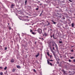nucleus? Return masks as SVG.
Masks as SVG:
<instances>
[{
    "mask_svg": "<svg viewBox=\"0 0 75 75\" xmlns=\"http://www.w3.org/2000/svg\"><path fill=\"white\" fill-rule=\"evenodd\" d=\"M42 30L41 28H39L37 30V31L38 33L40 34V35H42V36H44V35H43L42 33Z\"/></svg>",
    "mask_w": 75,
    "mask_h": 75,
    "instance_id": "obj_1",
    "label": "nucleus"
},
{
    "mask_svg": "<svg viewBox=\"0 0 75 75\" xmlns=\"http://www.w3.org/2000/svg\"><path fill=\"white\" fill-rule=\"evenodd\" d=\"M50 25V23L49 22L47 23H46V26H48V25Z\"/></svg>",
    "mask_w": 75,
    "mask_h": 75,
    "instance_id": "obj_2",
    "label": "nucleus"
},
{
    "mask_svg": "<svg viewBox=\"0 0 75 75\" xmlns=\"http://www.w3.org/2000/svg\"><path fill=\"white\" fill-rule=\"evenodd\" d=\"M16 67L17 68H18L19 69H20L21 68V67L20 66L18 65H16Z\"/></svg>",
    "mask_w": 75,
    "mask_h": 75,
    "instance_id": "obj_3",
    "label": "nucleus"
},
{
    "mask_svg": "<svg viewBox=\"0 0 75 75\" xmlns=\"http://www.w3.org/2000/svg\"><path fill=\"white\" fill-rule=\"evenodd\" d=\"M53 55H54V58H56V59H57V57H56V54H55V53L54 52L53 53Z\"/></svg>",
    "mask_w": 75,
    "mask_h": 75,
    "instance_id": "obj_4",
    "label": "nucleus"
},
{
    "mask_svg": "<svg viewBox=\"0 0 75 75\" xmlns=\"http://www.w3.org/2000/svg\"><path fill=\"white\" fill-rule=\"evenodd\" d=\"M56 50H58V46H57V45L56 44V45H54Z\"/></svg>",
    "mask_w": 75,
    "mask_h": 75,
    "instance_id": "obj_5",
    "label": "nucleus"
},
{
    "mask_svg": "<svg viewBox=\"0 0 75 75\" xmlns=\"http://www.w3.org/2000/svg\"><path fill=\"white\" fill-rule=\"evenodd\" d=\"M15 6L14 4H12L11 6V8H13V7Z\"/></svg>",
    "mask_w": 75,
    "mask_h": 75,
    "instance_id": "obj_6",
    "label": "nucleus"
},
{
    "mask_svg": "<svg viewBox=\"0 0 75 75\" xmlns=\"http://www.w3.org/2000/svg\"><path fill=\"white\" fill-rule=\"evenodd\" d=\"M39 55V53H38L37 54H36L35 55V57L36 58H37L38 57V56Z\"/></svg>",
    "mask_w": 75,
    "mask_h": 75,
    "instance_id": "obj_7",
    "label": "nucleus"
},
{
    "mask_svg": "<svg viewBox=\"0 0 75 75\" xmlns=\"http://www.w3.org/2000/svg\"><path fill=\"white\" fill-rule=\"evenodd\" d=\"M11 62H14V59H12L11 60Z\"/></svg>",
    "mask_w": 75,
    "mask_h": 75,
    "instance_id": "obj_8",
    "label": "nucleus"
},
{
    "mask_svg": "<svg viewBox=\"0 0 75 75\" xmlns=\"http://www.w3.org/2000/svg\"><path fill=\"white\" fill-rule=\"evenodd\" d=\"M40 25H44V22H42L40 24Z\"/></svg>",
    "mask_w": 75,
    "mask_h": 75,
    "instance_id": "obj_9",
    "label": "nucleus"
},
{
    "mask_svg": "<svg viewBox=\"0 0 75 75\" xmlns=\"http://www.w3.org/2000/svg\"><path fill=\"white\" fill-rule=\"evenodd\" d=\"M62 17V14H60L59 16V18H61Z\"/></svg>",
    "mask_w": 75,
    "mask_h": 75,
    "instance_id": "obj_10",
    "label": "nucleus"
},
{
    "mask_svg": "<svg viewBox=\"0 0 75 75\" xmlns=\"http://www.w3.org/2000/svg\"><path fill=\"white\" fill-rule=\"evenodd\" d=\"M68 22L69 24H71V21H70V20H68Z\"/></svg>",
    "mask_w": 75,
    "mask_h": 75,
    "instance_id": "obj_11",
    "label": "nucleus"
},
{
    "mask_svg": "<svg viewBox=\"0 0 75 75\" xmlns=\"http://www.w3.org/2000/svg\"><path fill=\"white\" fill-rule=\"evenodd\" d=\"M52 22L53 23V24H56V23H55V22L53 20L52 21Z\"/></svg>",
    "mask_w": 75,
    "mask_h": 75,
    "instance_id": "obj_12",
    "label": "nucleus"
},
{
    "mask_svg": "<svg viewBox=\"0 0 75 75\" xmlns=\"http://www.w3.org/2000/svg\"><path fill=\"white\" fill-rule=\"evenodd\" d=\"M50 50H51V51L53 53H54V51H53V50L51 48Z\"/></svg>",
    "mask_w": 75,
    "mask_h": 75,
    "instance_id": "obj_13",
    "label": "nucleus"
},
{
    "mask_svg": "<svg viewBox=\"0 0 75 75\" xmlns=\"http://www.w3.org/2000/svg\"><path fill=\"white\" fill-rule=\"evenodd\" d=\"M74 23H73L71 24V27H74Z\"/></svg>",
    "mask_w": 75,
    "mask_h": 75,
    "instance_id": "obj_14",
    "label": "nucleus"
},
{
    "mask_svg": "<svg viewBox=\"0 0 75 75\" xmlns=\"http://www.w3.org/2000/svg\"><path fill=\"white\" fill-rule=\"evenodd\" d=\"M52 44H55V45H56V44H56L55 43V42H52Z\"/></svg>",
    "mask_w": 75,
    "mask_h": 75,
    "instance_id": "obj_15",
    "label": "nucleus"
},
{
    "mask_svg": "<svg viewBox=\"0 0 75 75\" xmlns=\"http://www.w3.org/2000/svg\"><path fill=\"white\" fill-rule=\"evenodd\" d=\"M25 5H26V4H27V0H25Z\"/></svg>",
    "mask_w": 75,
    "mask_h": 75,
    "instance_id": "obj_16",
    "label": "nucleus"
},
{
    "mask_svg": "<svg viewBox=\"0 0 75 75\" xmlns=\"http://www.w3.org/2000/svg\"><path fill=\"white\" fill-rule=\"evenodd\" d=\"M16 71V69H13V70H12V72H14L15 71Z\"/></svg>",
    "mask_w": 75,
    "mask_h": 75,
    "instance_id": "obj_17",
    "label": "nucleus"
},
{
    "mask_svg": "<svg viewBox=\"0 0 75 75\" xmlns=\"http://www.w3.org/2000/svg\"><path fill=\"white\" fill-rule=\"evenodd\" d=\"M47 63L49 65H50V62L48 61V60H47Z\"/></svg>",
    "mask_w": 75,
    "mask_h": 75,
    "instance_id": "obj_18",
    "label": "nucleus"
},
{
    "mask_svg": "<svg viewBox=\"0 0 75 75\" xmlns=\"http://www.w3.org/2000/svg\"><path fill=\"white\" fill-rule=\"evenodd\" d=\"M0 75H3V73L2 72H1V73H0Z\"/></svg>",
    "mask_w": 75,
    "mask_h": 75,
    "instance_id": "obj_19",
    "label": "nucleus"
},
{
    "mask_svg": "<svg viewBox=\"0 0 75 75\" xmlns=\"http://www.w3.org/2000/svg\"><path fill=\"white\" fill-rule=\"evenodd\" d=\"M43 35H45V36H47V33H45V34H43Z\"/></svg>",
    "mask_w": 75,
    "mask_h": 75,
    "instance_id": "obj_20",
    "label": "nucleus"
},
{
    "mask_svg": "<svg viewBox=\"0 0 75 75\" xmlns=\"http://www.w3.org/2000/svg\"><path fill=\"white\" fill-rule=\"evenodd\" d=\"M59 43L60 44H61V43H62V41H59Z\"/></svg>",
    "mask_w": 75,
    "mask_h": 75,
    "instance_id": "obj_21",
    "label": "nucleus"
},
{
    "mask_svg": "<svg viewBox=\"0 0 75 75\" xmlns=\"http://www.w3.org/2000/svg\"><path fill=\"white\" fill-rule=\"evenodd\" d=\"M53 38H54V39H56V38H54V34L53 35Z\"/></svg>",
    "mask_w": 75,
    "mask_h": 75,
    "instance_id": "obj_22",
    "label": "nucleus"
},
{
    "mask_svg": "<svg viewBox=\"0 0 75 75\" xmlns=\"http://www.w3.org/2000/svg\"><path fill=\"white\" fill-rule=\"evenodd\" d=\"M32 34H33V35H35V33H34V32H32Z\"/></svg>",
    "mask_w": 75,
    "mask_h": 75,
    "instance_id": "obj_23",
    "label": "nucleus"
},
{
    "mask_svg": "<svg viewBox=\"0 0 75 75\" xmlns=\"http://www.w3.org/2000/svg\"><path fill=\"white\" fill-rule=\"evenodd\" d=\"M7 69V67H5L4 68V70H6Z\"/></svg>",
    "mask_w": 75,
    "mask_h": 75,
    "instance_id": "obj_24",
    "label": "nucleus"
},
{
    "mask_svg": "<svg viewBox=\"0 0 75 75\" xmlns=\"http://www.w3.org/2000/svg\"><path fill=\"white\" fill-rule=\"evenodd\" d=\"M50 65H51V66H52V64L51 63H50Z\"/></svg>",
    "mask_w": 75,
    "mask_h": 75,
    "instance_id": "obj_25",
    "label": "nucleus"
},
{
    "mask_svg": "<svg viewBox=\"0 0 75 75\" xmlns=\"http://www.w3.org/2000/svg\"><path fill=\"white\" fill-rule=\"evenodd\" d=\"M47 55H48V56H50V54H49V53L48 52H47Z\"/></svg>",
    "mask_w": 75,
    "mask_h": 75,
    "instance_id": "obj_26",
    "label": "nucleus"
},
{
    "mask_svg": "<svg viewBox=\"0 0 75 75\" xmlns=\"http://www.w3.org/2000/svg\"><path fill=\"white\" fill-rule=\"evenodd\" d=\"M30 33H33V30L31 29H30Z\"/></svg>",
    "mask_w": 75,
    "mask_h": 75,
    "instance_id": "obj_27",
    "label": "nucleus"
},
{
    "mask_svg": "<svg viewBox=\"0 0 75 75\" xmlns=\"http://www.w3.org/2000/svg\"><path fill=\"white\" fill-rule=\"evenodd\" d=\"M71 59H73V58H74V57H70Z\"/></svg>",
    "mask_w": 75,
    "mask_h": 75,
    "instance_id": "obj_28",
    "label": "nucleus"
},
{
    "mask_svg": "<svg viewBox=\"0 0 75 75\" xmlns=\"http://www.w3.org/2000/svg\"><path fill=\"white\" fill-rule=\"evenodd\" d=\"M33 71L35 72H36V70H35V69H33Z\"/></svg>",
    "mask_w": 75,
    "mask_h": 75,
    "instance_id": "obj_29",
    "label": "nucleus"
},
{
    "mask_svg": "<svg viewBox=\"0 0 75 75\" xmlns=\"http://www.w3.org/2000/svg\"><path fill=\"white\" fill-rule=\"evenodd\" d=\"M35 10H38V8H36Z\"/></svg>",
    "mask_w": 75,
    "mask_h": 75,
    "instance_id": "obj_30",
    "label": "nucleus"
},
{
    "mask_svg": "<svg viewBox=\"0 0 75 75\" xmlns=\"http://www.w3.org/2000/svg\"><path fill=\"white\" fill-rule=\"evenodd\" d=\"M70 52H74V50H71V51H70Z\"/></svg>",
    "mask_w": 75,
    "mask_h": 75,
    "instance_id": "obj_31",
    "label": "nucleus"
},
{
    "mask_svg": "<svg viewBox=\"0 0 75 75\" xmlns=\"http://www.w3.org/2000/svg\"><path fill=\"white\" fill-rule=\"evenodd\" d=\"M62 71H63V74H65V71L64 70H62Z\"/></svg>",
    "mask_w": 75,
    "mask_h": 75,
    "instance_id": "obj_32",
    "label": "nucleus"
},
{
    "mask_svg": "<svg viewBox=\"0 0 75 75\" xmlns=\"http://www.w3.org/2000/svg\"><path fill=\"white\" fill-rule=\"evenodd\" d=\"M7 47H5V50H7Z\"/></svg>",
    "mask_w": 75,
    "mask_h": 75,
    "instance_id": "obj_33",
    "label": "nucleus"
},
{
    "mask_svg": "<svg viewBox=\"0 0 75 75\" xmlns=\"http://www.w3.org/2000/svg\"><path fill=\"white\" fill-rule=\"evenodd\" d=\"M69 62H71V59H69Z\"/></svg>",
    "mask_w": 75,
    "mask_h": 75,
    "instance_id": "obj_34",
    "label": "nucleus"
},
{
    "mask_svg": "<svg viewBox=\"0 0 75 75\" xmlns=\"http://www.w3.org/2000/svg\"><path fill=\"white\" fill-rule=\"evenodd\" d=\"M53 50H54V51H55V47H53Z\"/></svg>",
    "mask_w": 75,
    "mask_h": 75,
    "instance_id": "obj_35",
    "label": "nucleus"
},
{
    "mask_svg": "<svg viewBox=\"0 0 75 75\" xmlns=\"http://www.w3.org/2000/svg\"><path fill=\"white\" fill-rule=\"evenodd\" d=\"M9 30H11V27L10 26L9 27Z\"/></svg>",
    "mask_w": 75,
    "mask_h": 75,
    "instance_id": "obj_36",
    "label": "nucleus"
},
{
    "mask_svg": "<svg viewBox=\"0 0 75 75\" xmlns=\"http://www.w3.org/2000/svg\"><path fill=\"white\" fill-rule=\"evenodd\" d=\"M75 62V59H74L73 60V62Z\"/></svg>",
    "mask_w": 75,
    "mask_h": 75,
    "instance_id": "obj_37",
    "label": "nucleus"
},
{
    "mask_svg": "<svg viewBox=\"0 0 75 75\" xmlns=\"http://www.w3.org/2000/svg\"><path fill=\"white\" fill-rule=\"evenodd\" d=\"M65 17H64L63 16V20H64V19H65Z\"/></svg>",
    "mask_w": 75,
    "mask_h": 75,
    "instance_id": "obj_38",
    "label": "nucleus"
},
{
    "mask_svg": "<svg viewBox=\"0 0 75 75\" xmlns=\"http://www.w3.org/2000/svg\"><path fill=\"white\" fill-rule=\"evenodd\" d=\"M50 61H53V60H52V59H51V60H50Z\"/></svg>",
    "mask_w": 75,
    "mask_h": 75,
    "instance_id": "obj_39",
    "label": "nucleus"
},
{
    "mask_svg": "<svg viewBox=\"0 0 75 75\" xmlns=\"http://www.w3.org/2000/svg\"><path fill=\"white\" fill-rule=\"evenodd\" d=\"M69 0V1H70V2H72V1H71V0Z\"/></svg>",
    "mask_w": 75,
    "mask_h": 75,
    "instance_id": "obj_40",
    "label": "nucleus"
},
{
    "mask_svg": "<svg viewBox=\"0 0 75 75\" xmlns=\"http://www.w3.org/2000/svg\"><path fill=\"white\" fill-rule=\"evenodd\" d=\"M48 31H52V29H50V30H49Z\"/></svg>",
    "mask_w": 75,
    "mask_h": 75,
    "instance_id": "obj_41",
    "label": "nucleus"
},
{
    "mask_svg": "<svg viewBox=\"0 0 75 75\" xmlns=\"http://www.w3.org/2000/svg\"><path fill=\"white\" fill-rule=\"evenodd\" d=\"M36 43H37V42H35V45H36Z\"/></svg>",
    "mask_w": 75,
    "mask_h": 75,
    "instance_id": "obj_42",
    "label": "nucleus"
},
{
    "mask_svg": "<svg viewBox=\"0 0 75 75\" xmlns=\"http://www.w3.org/2000/svg\"><path fill=\"white\" fill-rule=\"evenodd\" d=\"M74 46H71V48H73V47H74Z\"/></svg>",
    "mask_w": 75,
    "mask_h": 75,
    "instance_id": "obj_43",
    "label": "nucleus"
},
{
    "mask_svg": "<svg viewBox=\"0 0 75 75\" xmlns=\"http://www.w3.org/2000/svg\"><path fill=\"white\" fill-rule=\"evenodd\" d=\"M0 69H2V67H0Z\"/></svg>",
    "mask_w": 75,
    "mask_h": 75,
    "instance_id": "obj_44",
    "label": "nucleus"
},
{
    "mask_svg": "<svg viewBox=\"0 0 75 75\" xmlns=\"http://www.w3.org/2000/svg\"><path fill=\"white\" fill-rule=\"evenodd\" d=\"M50 37L51 38H52V35H51Z\"/></svg>",
    "mask_w": 75,
    "mask_h": 75,
    "instance_id": "obj_45",
    "label": "nucleus"
},
{
    "mask_svg": "<svg viewBox=\"0 0 75 75\" xmlns=\"http://www.w3.org/2000/svg\"><path fill=\"white\" fill-rule=\"evenodd\" d=\"M42 5V4H40V6H41Z\"/></svg>",
    "mask_w": 75,
    "mask_h": 75,
    "instance_id": "obj_46",
    "label": "nucleus"
},
{
    "mask_svg": "<svg viewBox=\"0 0 75 75\" xmlns=\"http://www.w3.org/2000/svg\"><path fill=\"white\" fill-rule=\"evenodd\" d=\"M45 30H47V28H44Z\"/></svg>",
    "mask_w": 75,
    "mask_h": 75,
    "instance_id": "obj_47",
    "label": "nucleus"
},
{
    "mask_svg": "<svg viewBox=\"0 0 75 75\" xmlns=\"http://www.w3.org/2000/svg\"><path fill=\"white\" fill-rule=\"evenodd\" d=\"M42 12L41 13H40V15H41L42 14Z\"/></svg>",
    "mask_w": 75,
    "mask_h": 75,
    "instance_id": "obj_48",
    "label": "nucleus"
},
{
    "mask_svg": "<svg viewBox=\"0 0 75 75\" xmlns=\"http://www.w3.org/2000/svg\"><path fill=\"white\" fill-rule=\"evenodd\" d=\"M51 57H52V55H50V58H51Z\"/></svg>",
    "mask_w": 75,
    "mask_h": 75,
    "instance_id": "obj_49",
    "label": "nucleus"
},
{
    "mask_svg": "<svg viewBox=\"0 0 75 75\" xmlns=\"http://www.w3.org/2000/svg\"><path fill=\"white\" fill-rule=\"evenodd\" d=\"M48 23V21H47V23Z\"/></svg>",
    "mask_w": 75,
    "mask_h": 75,
    "instance_id": "obj_50",
    "label": "nucleus"
},
{
    "mask_svg": "<svg viewBox=\"0 0 75 75\" xmlns=\"http://www.w3.org/2000/svg\"><path fill=\"white\" fill-rule=\"evenodd\" d=\"M52 45V46H53V47H54V44H53V45Z\"/></svg>",
    "mask_w": 75,
    "mask_h": 75,
    "instance_id": "obj_51",
    "label": "nucleus"
},
{
    "mask_svg": "<svg viewBox=\"0 0 75 75\" xmlns=\"http://www.w3.org/2000/svg\"><path fill=\"white\" fill-rule=\"evenodd\" d=\"M27 21H29V20H27Z\"/></svg>",
    "mask_w": 75,
    "mask_h": 75,
    "instance_id": "obj_52",
    "label": "nucleus"
},
{
    "mask_svg": "<svg viewBox=\"0 0 75 75\" xmlns=\"http://www.w3.org/2000/svg\"><path fill=\"white\" fill-rule=\"evenodd\" d=\"M57 64H59V62H58V61H57Z\"/></svg>",
    "mask_w": 75,
    "mask_h": 75,
    "instance_id": "obj_53",
    "label": "nucleus"
},
{
    "mask_svg": "<svg viewBox=\"0 0 75 75\" xmlns=\"http://www.w3.org/2000/svg\"><path fill=\"white\" fill-rule=\"evenodd\" d=\"M8 25H9V24H10L9 23H8Z\"/></svg>",
    "mask_w": 75,
    "mask_h": 75,
    "instance_id": "obj_54",
    "label": "nucleus"
},
{
    "mask_svg": "<svg viewBox=\"0 0 75 75\" xmlns=\"http://www.w3.org/2000/svg\"><path fill=\"white\" fill-rule=\"evenodd\" d=\"M57 14H59V13H57Z\"/></svg>",
    "mask_w": 75,
    "mask_h": 75,
    "instance_id": "obj_55",
    "label": "nucleus"
},
{
    "mask_svg": "<svg viewBox=\"0 0 75 75\" xmlns=\"http://www.w3.org/2000/svg\"><path fill=\"white\" fill-rule=\"evenodd\" d=\"M39 38V39H41V38Z\"/></svg>",
    "mask_w": 75,
    "mask_h": 75,
    "instance_id": "obj_56",
    "label": "nucleus"
},
{
    "mask_svg": "<svg viewBox=\"0 0 75 75\" xmlns=\"http://www.w3.org/2000/svg\"><path fill=\"white\" fill-rule=\"evenodd\" d=\"M59 67H61V65H60H60H59Z\"/></svg>",
    "mask_w": 75,
    "mask_h": 75,
    "instance_id": "obj_57",
    "label": "nucleus"
},
{
    "mask_svg": "<svg viewBox=\"0 0 75 75\" xmlns=\"http://www.w3.org/2000/svg\"><path fill=\"white\" fill-rule=\"evenodd\" d=\"M42 12H43V11H42Z\"/></svg>",
    "mask_w": 75,
    "mask_h": 75,
    "instance_id": "obj_58",
    "label": "nucleus"
},
{
    "mask_svg": "<svg viewBox=\"0 0 75 75\" xmlns=\"http://www.w3.org/2000/svg\"><path fill=\"white\" fill-rule=\"evenodd\" d=\"M69 75H71V74H69Z\"/></svg>",
    "mask_w": 75,
    "mask_h": 75,
    "instance_id": "obj_59",
    "label": "nucleus"
},
{
    "mask_svg": "<svg viewBox=\"0 0 75 75\" xmlns=\"http://www.w3.org/2000/svg\"><path fill=\"white\" fill-rule=\"evenodd\" d=\"M42 39L43 40H44V39H43V38H42Z\"/></svg>",
    "mask_w": 75,
    "mask_h": 75,
    "instance_id": "obj_60",
    "label": "nucleus"
},
{
    "mask_svg": "<svg viewBox=\"0 0 75 75\" xmlns=\"http://www.w3.org/2000/svg\"><path fill=\"white\" fill-rule=\"evenodd\" d=\"M42 39L43 40H44V39H43V38H42Z\"/></svg>",
    "mask_w": 75,
    "mask_h": 75,
    "instance_id": "obj_61",
    "label": "nucleus"
},
{
    "mask_svg": "<svg viewBox=\"0 0 75 75\" xmlns=\"http://www.w3.org/2000/svg\"><path fill=\"white\" fill-rule=\"evenodd\" d=\"M42 39L43 40H44V39H43V38H42Z\"/></svg>",
    "mask_w": 75,
    "mask_h": 75,
    "instance_id": "obj_62",
    "label": "nucleus"
},
{
    "mask_svg": "<svg viewBox=\"0 0 75 75\" xmlns=\"http://www.w3.org/2000/svg\"><path fill=\"white\" fill-rule=\"evenodd\" d=\"M41 15V14H40V16Z\"/></svg>",
    "mask_w": 75,
    "mask_h": 75,
    "instance_id": "obj_63",
    "label": "nucleus"
},
{
    "mask_svg": "<svg viewBox=\"0 0 75 75\" xmlns=\"http://www.w3.org/2000/svg\"><path fill=\"white\" fill-rule=\"evenodd\" d=\"M74 15L75 16V13L74 14Z\"/></svg>",
    "mask_w": 75,
    "mask_h": 75,
    "instance_id": "obj_64",
    "label": "nucleus"
}]
</instances>
